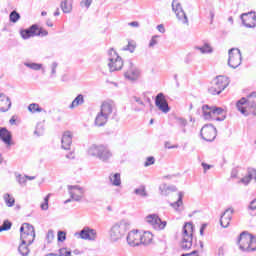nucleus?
Here are the masks:
<instances>
[{
  "label": "nucleus",
  "mask_w": 256,
  "mask_h": 256,
  "mask_svg": "<svg viewBox=\"0 0 256 256\" xmlns=\"http://www.w3.org/2000/svg\"><path fill=\"white\" fill-rule=\"evenodd\" d=\"M223 108L212 106V115H222L223 114Z\"/></svg>",
  "instance_id": "nucleus-47"
},
{
  "label": "nucleus",
  "mask_w": 256,
  "mask_h": 256,
  "mask_svg": "<svg viewBox=\"0 0 256 256\" xmlns=\"http://www.w3.org/2000/svg\"><path fill=\"white\" fill-rule=\"evenodd\" d=\"M196 49H198V51H200L203 54H205V53H213V48H211V46L208 43H205L201 47H196Z\"/></svg>",
  "instance_id": "nucleus-39"
},
{
  "label": "nucleus",
  "mask_w": 256,
  "mask_h": 256,
  "mask_svg": "<svg viewBox=\"0 0 256 256\" xmlns=\"http://www.w3.org/2000/svg\"><path fill=\"white\" fill-rule=\"evenodd\" d=\"M172 11L175 12V15L179 21H182V23L184 24L189 23L187 14H185V11L183 10L181 3L177 2V0L172 1Z\"/></svg>",
  "instance_id": "nucleus-15"
},
{
  "label": "nucleus",
  "mask_w": 256,
  "mask_h": 256,
  "mask_svg": "<svg viewBox=\"0 0 256 256\" xmlns=\"http://www.w3.org/2000/svg\"><path fill=\"white\" fill-rule=\"evenodd\" d=\"M0 140L8 147H11L13 145V134L7 128L0 127Z\"/></svg>",
  "instance_id": "nucleus-20"
},
{
  "label": "nucleus",
  "mask_w": 256,
  "mask_h": 256,
  "mask_svg": "<svg viewBox=\"0 0 256 256\" xmlns=\"http://www.w3.org/2000/svg\"><path fill=\"white\" fill-rule=\"evenodd\" d=\"M135 195H139L140 197H148L149 194H147V190L145 189V186H141L140 188H136L134 190Z\"/></svg>",
  "instance_id": "nucleus-41"
},
{
  "label": "nucleus",
  "mask_w": 256,
  "mask_h": 256,
  "mask_svg": "<svg viewBox=\"0 0 256 256\" xmlns=\"http://www.w3.org/2000/svg\"><path fill=\"white\" fill-rule=\"evenodd\" d=\"M66 250H67V248H60V249H59V255H58V256H65Z\"/></svg>",
  "instance_id": "nucleus-63"
},
{
  "label": "nucleus",
  "mask_w": 256,
  "mask_h": 256,
  "mask_svg": "<svg viewBox=\"0 0 256 256\" xmlns=\"http://www.w3.org/2000/svg\"><path fill=\"white\" fill-rule=\"evenodd\" d=\"M205 229H207V223H204L200 227V235H204Z\"/></svg>",
  "instance_id": "nucleus-60"
},
{
  "label": "nucleus",
  "mask_w": 256,
  "mask_h": 256,
  "mask_svg": "<svg viewBox=\"0 0 256 256\" xmlns=\"http://www.w3.org/2000/svg\"><path fill=\"white\" fill-rule=\"evenodd\" d=\"M178 121V124L180 125V127H186L187 126V120L183 119V118H176Z\"/></svg>",
  "instance_id": "nucleus-55"
},
{
  "label": "nucleus",
  "mask_w": 256,
  "mask_h": 256,
  "mask_svg": "<svg viewBox=\"0 0 256 256\" xmlns=\"http://www.w3.org/2000/svg\"><path fill=\"white\" fill-rule=\"evenodd\" d=\"M228 65L232 69H237L243 61V56L241 55V50L239 48H231L228 51Z\"/></svg>",
  "instance_id": "nucleus-9"
},
{
  "label": "nucleus",
  "mask_w": 256,
  "mask_h": 256,
  "mask_svg": "<svg viewBox=\"0 0 256 256\" xmlns=\"http://www.w3.org/2000/svg\"><path fill=\"white\" fill-rule=\"evenodd\" d=\"M240 19H241L244 27H247L248 29H253V27H256L255 13H253V12L244 13L240 16Z\"/></svg>",
  "instance_id": "nucleus-17"
},
{
  "label": "nucleus",
  "mask_w": 256,
  "mask_h": 256,
  "mask_svg": "<svg viewBox=\"0 0 256 256\" xmlns=\"http://www.w3.org/2000/svg\"><path fill=\"white\" fill-rule=\"evenodd\" d=\"M160 195H163L164 197H167L169 195V191L175 192L177 191L176 186H167V184H162L159 187Z\"/></svg>",
  "instance_id": "nucleus-26"
},
{
  "label": "nucleus",
  "mask_w": 256,
  "mask_h": 256,
  "mask_svg": "<svg viewBox=\"0 0 256 256\" xmlns=\"http://www.w3.org/2000/svg\"><path fill=\"white\" fill-rule=\"evenodd\" d=\"M110 181L114 187L121 186V174L115 173L113 176H110Z\"/></svg>",
  "instance_id": "nucleus-33"
},
{
  "label": "nucleus",
  "mask_w": 256,
  "mask_h": 256,
  "mask_svg": "<svg viewBox=\"0 0 256 256\" xmlns=\"http://www.w3.org/2000/svg\"><path fill=\"white\" fill-rule=\"evenodd\" d=\"M129 26L130 27H139V22H137V21L130 22Z\"/></svg>",
  "instance_id": "nucleus-64"
},
{
  "label": "nucleus",
  "mask_w": 256,
  "mask_h": 256,
  "mask_svg": "<svg viewBox=\"0 0 256 256\" xmlns=\"http://www.w3.org/2000/svg\"><path fill=\"white\" fill-rule=\"evenodd\" d=\"M11 227H13V223L9 220H4L3 224L0 226V233H3V231H10Z\"/></svg>",
  "instance_id": "nucleus-37"
},
{
  "label": "nucleus",
  "mask_w": 256,
  "mask_h": 256,
  "mask_svg": "<svg viewBox=\"0 0 256 256\" xmlns=\"http://www.w3.org/2000/svg\"><path fill=\"white\" fill-rule=\"evenodd\" d=\"M83 103H85V98L83 94H79L69 105V109H75V107H79V105H83Z\"/></svg>",
  "instance_id": "nucleus-29"
},
{
  "label": "nucleus",
  "mask_w": 256,
  "mask_h": 256,
  "mask_svg": "<svg viewBox=\"0 0 256 256\" xmlns=\"http://www.w3.org/2000/svg\"><path fill=\"white\" fill-rule=\"evenodd\" d=\"M248 211H256V198H254L247 207Z\"/></svg>",
  "instance_id": "nucleus-51"
},
{
  "label": "nucleus",
  "mask_w": 256,
  "mask_h": 256,
  "mask_svg": "<svg viewBox=\"0 0 256 256\" xmlns=\"http://www.w3.org/2000/svg\"><path fill=\"white\" fill-rule=\"evenodd\" d=\"M237 175H239V171L237 170V168H233L231 171L232 179H236Z\"/></svg>",
  "instance_id": "nucleus-58"
},
{
  "label": "nucleus",
  "mask_w": 256,
  "mask_h": 256,
  "mask_svg": "<svg viewBox=\"0 0 256 256\" xmlns=\"http://www.w3.org/2000/svg\"><path fill=\"white\" fill-rule=\"evenodd\" d=\"M10 23H17L21 19V14L16 10H13L9 15Z\"/></svg>",
  "instance_id": "nucleus-36"
},
{
  "label": "nucleus",
  "mask_w": 256,
  "mask_h": 256,
  "mask_svg": "<svg viewBox=\"0 0 256 256\" xmlns=\"http://www.w3.org/2000/svg\"><path fill=\"white\" fill-rule=\"evenodd\" d=\"M157 35L153 36L149 42V47H153L154 45H157L158 41H157Z\"/></svg>",
  "instance_id": "nucleus-54"
},
{
  "label": "nucleus",
  "mask_w": 256,
  "mask_h": 256,
  "mask_svg": "<svg viewBox=\"0 0 256 256\" xmlns=\"http://www.w3.org/2000/svg\"><path fill=\"white\" fill-rule=\"evenodd\" d=\"M25 67H28L29 69H32L33 71H41V69H43V64H39V63H29L26 62L24 63Z\"/></svg>",
  "instance_id": "nucleus-34"
},
{
  "label": "nucleus",
  "mask_w": 256,
  "mask_h": 256,
  "mask_svg": "<svg viewBox=\"0 0 256 256\" xmlns=\"http://www.w3.org/2000/svg\"><path fill=\"white\" fill-rule=\"evenodd\" d=\"M38 29H39V25L33 24L28 29L20 30V36L24 40L31 39V37H37Z\"/></svg>",
  "instance_id": "nucleus-19"
},
{
  "label": "nucleus",
  "mask_w": 256,
  "mask_h": 256,
  "mask_svg": "<svg viewBox=\"0 0 256 256\" xmlns=\"http://www.w3.org/2000/svg\"><path fill=\"white\" fill-rule=\"evenodd\" d=\"M202 113H203V118L206 121H211V119H213V106H209L207 104L203 105Z\"/></svg>",
  "instance_id": "nucleus-23"
},
{
  "label": "nucleus",
  "mask_w": 256,
  "mask_h": 256,
  "mask_svg": "<svg viewBox=\"0 0 256 256\" xmlns=\"http://www.w3.org/2000/svg\"><path fill=\"white\" fill-rule=\"evenodd\" d=\"M91 3H93V0H86V1H81L80 5L83 7L85 5L86 9H89L91 7Z\"/></svg>",
  "instance_id": "nucleus-53"
},
{
  "label": "nucleus",
  "mask_w": 256,
  "mask_h": 256,
  "mask_svg": "<svg viewBox=\"0 0 256 256\" xmlns=\"http://www.w3.org/2000/svg\"><path fill=\"white\" fill-rule=\"evenodd\" d=\"M136 48H137V45L133 41L129 40L128 45L122 48V51H129L130 53H135Z\"/></svg>",
  "instance_id": "nucleus-38"
},
{
  "label": "nucleus",
  "mask_w": 256,
  "mask_h": 256,
  "mask_svg": "<svg viewBox=\"0 0 256 256\" xmlns=\"http://www.w3.org/2000/svg\"><path fill=\"white\" fill-rule=\"evenodd\" d=\"M127 64H128V70L124 72L125 79H127L128 81H137V79H139L141 75V70L135 67V65H133V62L131 60H129Z\"/></svg>",
  "instance_id": "nucleus-13"
},
{
  "label": "nucleus",
  "mask_w": 256,
  "mask_h": 256,
  "mask_svg": "<svg viewBox=\"0 0 256 256\" xmlns=\"http://www.w3.org/2000/svg\"><path fill=\"white\" fill-rule=\"evenodd\" d=\"M49 32L43 28H39L36 30V37H47Z\"/></svg>",
  "instance_id": "nucleus-44"
},
{
  "label": "nucleus",
  "mask_w": 256,
  "mask_h": 256,
  "mask_svg": "<svg viewBox=\"0 0 256 256\" xmlns=\"http://www.w3.org/2000/svg\"><path fill=\"white\" fill-rule=\"evenodd\" d=\"M252 178L249 176V173H247L246 176L240 179L239 183H242L243 185L247 186L251 183Z\"/></svg>",
  "instance_id": "nucleus-45"
},
{
  "label": "nucleus",
  "mask_w": 256,
  "mask_h": 256,
  "mask_svg": "<svg viewBox=\"0 0 256 256\" xmlns=\"http://www.w3.org/2000/svg\"><path fill=\"white\" fill-rule=\"evenodd\" d=\"M68 193L73 201L79 202L83 199L85 190H83V187L79 185H68Z\"/></svg>",
  "instance_id": "nucleus-16"
},
{
  "label": "nucleus",
  "mask_w": 256,
  "mask_h": 256,
  "mask_svg": "<svg viewBox=\"0 0 256 256\" xmlns=\"http://www.w3.org/2000/svg\"><path fill=\"white\" fill-rule=\"evenodd\" d=\"M202 167L204 169V173H207V171H209V169H211L212 166L205 162H202Z\"/></svg>",
  "instance_id": "nucleus-59"
},
{
  "label": "nucleus",
  "mask_w": 256,
  "mask_h": 256,
  "mask_svg": "<svg viewBox=\"0 0 256 256\" xmlns=\"http://www.w3.org/2000/svg\"><path fill=\"white\" fill-rule=\"evenodd\" d=\"M155 105L159 109V111H162V113H169V111H171V107H169V103L167 102V99L165 98V94H163V92H160L156 95Z\"/></svg>",
  "instance_id": "nucleus-14"
},
{
  "label": "nucleus",
  "mask_w": 256,
  "mask_h": 256,
  "mask_svg": "<svg viewBox=\"0 0 256 256\" xmlns=\"http://www.w3.org/2000/svg\"><path fill=\"white\" fill-rule=\"evenodd\" d=\"M46 239H47L48 243H51V241H53V239H55V233L53 232V230H48Z\"/></svg>",
  "instance_id": "nucleus-49"
},
{
  "label": "nucleus",
  "mask_w": 256,
  "mask_h": 256,
  "mask_svg": "<svg viewBox=\"0 0 256 256\" xmlns=\"http://www.w3.org/2000/svg\"><path fill=\"white\" fill-rule=\"evenodd\" d=\"M20 233H28V235H34L35 236V227L29 223H24L20 227Z\"/></svg>",
  "instance_id": "nucleus-27"
},
{
  "label": "nucleus",
  "mask_w": 256,
  "mask_h": 256,
  "mask_svg": "<svg viewBox=\"0 0 256 256\" xmlns=\"http://www.w3.org/2000/svg\"><path fill=\"white\" fill-rule=\"evenodd\" d=\"M100 113H102V115H105L106 117H109V115L113 113V106L110 103L104 102L101 105Z\"/></svg>",
  "instance_id": "nucleus-28"
},
{
  "label": "nucleus",
  "mask_w": 256,
  "mask_h": 256,
  "mask_svg": "<svg viewBox=\"0 0 256 256\" xmlns=\"http://www.w3.org/2000/svg\"><path fill=\"white\" fill-rule=\"evenodd\" d=\"M4 201L7 207H13V205H15V198H13L9 193L4 194Z\"/></svg>",
  "instance_id": "nucleus-35"
},
{
  "label": "nucleus",
  "mask_w": 256,
  "mask_h": 256,
  "mask_svg": "<svg viewBox=\"0 0 256 256\" xmlns=\"http://www.w3.org/2000/svg\"><path fill=\"white\" fill-rule=\"evenodd\" d=\"M57 67H58V64H57V62H53L52 63V67H51V74L52 75H55V73H57Z\"/></svg>",
  "instance_id": "nucleus-57"
},
{
  "label": "nucleus",
  "mask_w": 256,
  "mask_h": 256,
  "mask_svg": "<svg viewBox=\"0 0 256 256\" xmlns=\"http://www.w3.org/2000/svg\"><path fill=\"white\" fill-rule=\"evenodd\" d=\"M247 173L250 176V179H255V181H256V169L255 168H248Z\"/></svg>",
  "instance_id": "nucleus-50"
},
{
  "label": "nucleus",
  "mask_w": 256,
  "mask_h": 256,
  "mask_svg": "<svg viewBox=\"0 0 256 256\" xmlns=\"http://www.w3.org/2000/svg\"><path fill=\"white\" fill-rule=\"evenodd\" d=\"M34 135H37L38 137H41V135H43V126L41 124H37Z\"/></svg>",
  "instance_id": "nucleus-48"
},
{
  "label": "nucleus",
  "mask_w": 256,
  "mask_h": 256,
  "mask_svg": "<svg viewBox=\"0 0 256 256\" xmlns=\"http://www.w3.org/2000/svg\"><path fill=\"white\" fill-rule=\"evenodd\" d=\"M20 240H21V243H23L24 241L28 245H33V241H35V235L25 233V232H20Z\"/></svg>",
  "instance_id": "nucleus-24"
},
{
  "label": "nucleus",
  "mask_w": 256,
  "mask_h": 256,
  "mask_svg": "<svg viewBox=\"0 0 256 256\" xmlns=\"http://www.w3.org/2000/svg\"><path fill=\"white\" fill-rule=\"evenodd\" d=\"M150 165H155V157L153 156L147 157L144 163V167H150Z\"/></svg>",
  "instance_id": "nucleus-46"
},
{
  "label": "nucleus",
  "mask_w": 256,
  "mask_h": 256,
  "mask_svg": "<svg viewBox=\"0 0 256 256\" xmlns=\"http://www.w3.org/2000/svg\"><path fill=\"white\" fill-rule=\"evenodd\" d=\"M18 252L20 253V255L22 256H27L30 253L29 250V244H26L25 241H22L21 244L18 247Z\"/></svg>",
  "instance_id": "nucleus-32"
},
{
  "label": "nucleus",
  "mask_w": 256,
  "mask_h": 256,
  "mask_svg": "<svg viewBox=\"0 0 256 256\" xmlns=\"http://www.w3.org/2000/svg\"><path fill=\"white\" fill-rule=\"evenodd\" d=\"M60 7L63 13H69L72 10L71 5L67 4V0H61Z\"/></svg>",
  "instance_id": "nucleus-40"
},
{
  "label": "nucleus",
  "mask_w": 256,
  "mask_h": 256,
  "mask_svg": "<svg viewBox=\"0 0 256 256\" xmlns=\"http://www.w3.org/2000/svg\"><path fill=\"white\" fill-rule=\"evenodd\" d=\"M87 155L89 157H95V159H99L102 163H109L111 157H113V152L107 145L103 144H92L88 147Z\"/></svg>",
  "instance_id": "nucleus-2"
},
{
  "label": "nucleus",
  "mask_w": 256,
  "mask_h": 256,
  "mask_svg": "<svg viewBox=\"0 0 256 256\" xmlns=\"http://www.w3.org/2000/svg\"><path fill=\"white\" fill-rule=\"evenodd\" d=\"M109 117L105 116L104 114H102L101 112L96 116L95 119V125H97V127H103L107 121H108Z\"/></svg>",
  "instance_id": "nucleus-30"
},
{
  "label": "nucleus",
  "mask_w": 256,
  "mask_h": 256,
  "mask_svg": "<svg viewBox=\"0 0 256 256\" xmlns=\"http://www.w3.org/2000/svg\"><path fill=\"white\" fill-rule=\"evenodd\" d=\"M108 55V61H110L108 63V67L110 72L113 73V71H121V69H123V59L119 56V54H117V52L111 48L108 51Z\"/></svg>",
  "instance_id": "nucleus-8"
},
{
  "label": "nucleus",
  "mask_w": 256,
  "mask_h": 256,
  "mask_svg": "<svg viewBox=\"0 0 256 256\" xmlns=\"http://www.w3.org/2000/svg\"><path fill=\"white\" fill-rule=\"evenodd\" d=\"M237 245H239V249L241 251L247 253L256 251V237H254L253 234H250L247 231H243L238 236Z\"/></svg>",
  "instance_id": "nucleus-4"
},
{
  "label": "nucleus",
  "mask_w": 256,
  "mask_h": 256,
  "mask_svg": "<svg viewBox=\"0 0 256 256\" xmlns=\"http://www.w3.org/2000/svg\"><path fill=\"white\" fill-rule=\"evenodd\" d=\"M165 148H166V149H178V148H179V145H172V146H169V142H166V143H165Z\"/></svg>",
  "instance_id": "nucleus-61"
},
{
  "label": "nucleus",
  "mask_w": 256,
  "mask_h": 256,
  "mask_svg": "<svg viewBox=\"0 0 256 256\" xmlns=\"http://www.w3.org/2000/svg\"><path fill=\"white\" fill-rule=\"evenodd\" d=\"M127 231H129V223L127 221L121 220L116 222L108 232L111 243H119V241L125 238Z\"/></svg>",
  "instance_id": "nucleus-3"
},
{
  "label": "nucleus",
  "mask_w": 256,
  "mask_h": 256,
  "mask_svg": "<svg viewBox=\"0 0 256 256\" xmlns=\"http://www.w3.org/2000/svg\"><path fill=\"white\" fill-rule=\"evenodd\" d=\"M236 109L244 117L254 115L256 117V92L250 93L247 97H242L236 102Z\"/></svg>",
  "instance_id": "nucleus-1"
},
{
  "label": "nucleus",
  "mask_w": 256,
  "mask_h": 256,
  "mask_svg": "<svg viewBox=\"0 0 256 256\" xmlns=\"http://www.w3.org/2000/svg\"><path fill=\"white\" fill-rule=\"evenodd\" d=\"M75 237L84 241H97V230L89 227H84L80 232L75 233Z\"/></svg>",
  "instance_id": "nucleus-12"
},
{
  "label": "nucleus",
  "mask_w": 256,
  "mask_h": 256,
  "mask_svg": "<svg viewBox=\"0 0 256 256\" xmlns=\"http://www.w3.org/2000/svg\"><path fill=\"white\" fill-rule=\"evenodd\" d=\"M145 221L148 225H151L153 229L161 231L167 227V221H162L157 214H150L145 217Z\"/></svg>",
  "instance_id": "nucleus-11"
},
{
  "label": "nucleus",
  "mask_w": 256,
  "mask_h": 256,
  "mask_svg": "<svg viewBox=\"0 0 256 256\" xmlns=\"http://www.w3.org/2000/svg\"><path fill=\"white\" fill-rule=\"evenodd\" d=\"M51 197V194H48L44 198V202L41 204L42 211H47L49 209V198Z\"/></svg>",
  "instance_id": "nucleus-42"
},
{
  "label": "nucleus",
  "mask_w": 256,
  "mask_h": 256,
  "mask_svg": "<svg viewBox=\"0 0 256 256\" xmlns=\"http://www.w3.org/2000/svg\"><path fill=\"white\" fill-rule=\"evenodd\" d=\"M133 99L136 103H138V105H141L142 107H145V102H143V100H141L140 97L134 96Z\"/></svg>",
  "instance_id": "nucleus-56"
},
{
  "label": "nucleus",
  "mask_w": 256,
  "mask_h": 256,
  "mask_svg": "<svg viewBox=\"0 0 256 256\" xmlns=\"http://www.w3.org/2000/svg\"><path fill=\"white\" fill-rule=\"evenodd\" d=\"M157 29H158L159 33H165V26H163V24H159L157 26Z\"/></svg>",
  "instance_id": "nucleus-62"
},
{
  "label": "nucleus",
  "mask_w": 256,
  "mask_h": 256,
  "mask_svg": "<svg viewBox=\"0 0 256 256\" xmlns=\"http://www.w3.org/2000/svg\"><path fill=\"white\" fill-rule=\"evenodd\" d=\"M67 239V233L65 231H58L57 240L58 243H63Z\"/></svg>",
  "instance_id": "nucleus-43"
},
{
  "label": "nucleus",
  "mask_w": 256,
  "mask_h": 256,
  "mask_svg": "<svg viewBox=\"0 0 256 256\" xmlns=\"http://www.w3.org/2000/svg\"><path fill=\"white\" fill-rule=\"evenodd\" d=\"M17 181H18L19 185H26V183H27V176L18 175L17 176Z\"/></svg>",
  "instance_id": "nucleus-52"
},
{
  "label": "nucleus",
  "mask_w": 256,
  "mask_h": 256,
  "mask_svg": "<svg viewBox=\"0 0 256 256\" xmlns=\"http://www.w3.org/2000/svg\"><path fill=\"white\" fill-rule=\"evenodd\" d=\"M233 213H235V210L233 208H227L220 217V225L223 227V229H227L229 225L231 224V219H233Z\"/></svg>",
  "instance_id": "nucleus-18"
},
{
  "label": "nucleus",
  "mask_w": 256,
  "mask_h": 256,
  "mask_svg": "<svg viewBox=\"0 0 256 256\" xmlns=\"http://www.w3.org/2000/svg\"><path fill=\"white\" fill-rule=\"evenodd\" d=\"M28 111H30V113H47V111H45V109L41 108V106H39V104L37 103H32L28 106Z\"/></svg>",
  "instance_id": "nucleus-31"
},
{
  "label": "nucleus",
  "mask_w": 256,
  "mask_h": 256,
  "mask_svg": "<svg viewBox=\"0 0 256 256\" xmlns=\"http://www.w3.org/2000/svg\"><path fill=\"white\" fill-rule=\"evenodd\" d=\"M181 249L189 251L193 247V223L187 222L182 229Z\"/></svg>",
  "instance_id": "nucleus-6"
},
{
  "label": "nucleus",
  "mask_w": 256,
  "mask_h": 256,
  "mask_svg": "<svg viewBox=\"0 0 256 256\" xmlns=\"http://www.w3.org/2000/svg\"><path fill=\"white\" fill-rule=\"evenodd\" d=\"M229 87V78L226 76H217L212 80V86L208 89L210 95H221Z\"/></svg>",
  "instance_id": "nucleus-7"
},
{
  "label": "nucleus",
  "mask_w": 256,
  "mask_h": 256,
  "mask_svg": "<svg viewBox=\"0 0 256 256\" xmlns=\"http://www.w3.org/2000/svg\"><path fill=\"white\" fill-rule=\"evenodd\" d=\"M11 109V99L9 96H6L5 94L0 95V111L2 113H7Z\"/></svg>",
  "instance_id": "nucleus-22"
},
{
  "label": "nucleus",
  "mask_w": 256,
  "mask_h": 256,
  "mask_svg": "<svg viewBox=\"0 0 256 256\" xmlns=\"http://www.w3.org/2000/svg\"><path fill=\"white\" fill-rule=\"evenodd\" d=\"M61 143L62 149H64L65 151H69V149H71V144L73 143V136L71 135L70 131L64 132Z\"/></svg>",
  "instance_id": "nucleus-21"
},
{
  "label": "nucleus",
  "mask_w": 256,
  "mask_h": 256,
  "mask_svg": "<svg viewBox=\"0 0 256 256\" xmlns=\"http://www.w3.org/2000/svg\"><path fill=\"white\" fill-rule=\"evenodd\" d=\"M200 136L204 141L211 143L217 138V128L213 124H206L201 128Z\"/></svg>",
  "instance_id": "nucleus-10"
},
{
  "label": "nucleus",
  "mask_w": 256,
  "mask_h": 256,
  "mask_svg": "<svg viewBox=\"0 0 256 256\" xmlns=\"http://www.w3.org/2000/svg\"><path fill=\"white\" fill-rule=\"evenodd\" d=\"M148 235V239H145V237H147V234L142 235L139 231H131L127 234L126 240L130 247H139V245L141 244L149 245V243L153 241V234Z\"/></svg>",
  "instance_id": "nucleus-5"
},
{
  "label": "nucleus",
  "mask_w": 256,
  "mask_h": 256,
  "mask_svg": "<svg viewBox=\"0 0 256 256\" xmlns=\"http://www.w3.org/2000/svg\"><path fill=\"white\" fill-rule=\"evenodd\" d=\"M183 192H178V199L176 202L170 203L171 207L175 209V211H183L181 207H183Z\"/></svg>",
  "instance_id": "nucleus-25"
}]
</instances>
